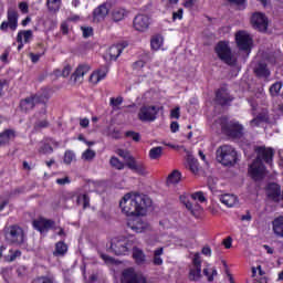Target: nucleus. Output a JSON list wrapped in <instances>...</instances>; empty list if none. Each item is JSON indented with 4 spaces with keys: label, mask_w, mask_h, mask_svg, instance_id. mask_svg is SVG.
Here are the masks:
<instances>
[{
    "label": "nucleus",
    "mask_w": 283,
    "mask_h": 283,
    "mask_svg": "<svg viewBox=\"0 0 283 283\" xmlns=\"http://www.w3.org/2000/svg\"><path fill=\"white\" fill-rule=\"evenodd\" d=\"M71 72H72V66L66 65V66H64V69L62 71V76L64 78H67V76H70Z\"/></svg>",
    "instance_id": "55"
},
{
    "label": "nucleus",
    "mask_w": 283,
    "mask_h": 283,
    "mask_svg": "<svg viewBox=\"0 0 283 283\" xmlns=\"http://www.w3.org/2000/svg\"><path fill=\"white\" fill-rule=\"evenodd\" d=\"M39 151H40V154H52L54 151V148L52 147V144H50L46 140L44 144H42Z\"/></svg>",
    "instance_id": "43"
},
{
    "label": "nucleus",
    "mask_w": 283,
    "mask_h": 283,
    "mask_svg": "<svg viewBox=\"0 0 283 283\" xmlns=\"http://www.w3.org/2000/svg\"><path fill=\"white\" fill-rule=\"evenodd\" d=\"M217 160L224 167H233L238 163V151L229 145H223L217 149Z\"/></svg>",
    "instance_id": "5"
},
{
    "label": "nucleus",
    "mask_w": 283,
    "mask_h": 283,
    "mask_svg": "<svg viewBox=\"0 0 283 283\" xmlns=\"http://www.w3.org/2000/svg\"><path fill=\"white\" fill-rule=\"evenodd\" d=\"M130 248L132 242L125 238L114 239L111 242V250L115 253V255H126Z\"/></svg>",
    "instance_id": "10"
},
{
    "label": "nucleus",
    "mask_w": 283,
    "mask_h": 283,
    "mask_svg": "<svg viewBox=\"0 0 283 283\" xmlns=\"http://www.w3.org/2000/svg\"><path fill=\"white\" fill-rule=\"evenodd\" d=\"M196 0H185L184 6L185 8H191L192 6H195Z\"/></svg>",
    "instance_id": "64"
},
{
    "label": "nucleus",
    "mask_w": 283,
    "mask_h": 283,
    "mask_svg": "<svg viewBox=\"0 0 283 283\" xmlns=\"http://www.w3.org/2000/svg\"><path fill=\"white\" fill-rule=\"evenodd\" d=\"M111 17L115 22L123 21V19H125V9L115 8L112 11Z\"/></svg>",
    "instance_id": "33"
},
{
    "label": "nucleus",
    "mask_w": 283,
    "mask_h": 283,
    "mask_svg": "<svg viewBox=\"0 0 283 283\" xmlns=\"http://www.w3.org/2000/svg\"><path fill=\"white\" fill-rule=\"evenodd\" d=\"M49 12H59L61 10V0H46Z\"/></svg>",
    "instance_id": "35"
},
{
    "label": "nucleus",
    "mask_w": 283,
    "mask_h": 283,
    "mask_svg": "<svg viewBox=\"0 0 283 283\" xmlns=\"http://www.w3.org/2000/svg\"><path fill=\"white\" fill-rule=\"evenodd\" d=\"M82 32L84 39H90L94 34V29L92 27H82Z\"/></svg>",
    "instance_id": "48"
},
{
    "label": "nucleus",
    "mask_w": 283,
    "mask_h": 283,
    "mask_svg": "<svg viewBox=\"0 0 283 283\" xmlns=\"http://www.w3.org/2000/svg\"><path fill=\"white\" fill-rule=\"evenodd\" d=\"M67 253V244L65 242L60 241L55 244V250L53 252V255L59 256V255H65Z\"/></svg>",
    "instance_id": "32"
},
{
    "label": "nucleus",
    "mask_w": 283,
    "mask_h": 283,
    "mask_svg": "<svg viewBox=\"0 0 283 283\" xmlns=\"http://www.w3.org/2000/svg\"><path fill=\"white\" fill-rule=\"evenodd\" d=\"M164 251L163 248H158L154 251L153 263L155 266H163V258H160V255H163Z\"/></svg>",
    "instance_id": "34"
},
{
    "label": "nucleus",
    "mask_w": 283,
    "mask_h": 283,
    "mask_svg": "<svg viewBox=\"0 0 283 283\" xmlns=\"http://www.w3.org/2000/svg\"><path fill=\"white\" fill-rule=\"evenodd\" d=\"M256 158L250 165L249 174L253 180H262L264 176H266V167H264V163L271 165L273 163L274 151L273 148H266L265 146H259L255 149Z\"/></svg>",
    "instance_id": "2"
},
{
    "label": "nucleus",
    "mask_w": 283,
    "mask_h": 283,
    "mask_svg": "<svg viewBox=\"0 0 283 283\" xmlns=\"http://www.w3.org/2000/svg\"><path fill=\"white\" fill-rule=\"evenodd\" d=\"M252 28L259 32L269 30V18L262 12H255L251 18Z\"/></svg>",
    "instance_id": "11"
},
{
    "label": "nucleus",
    "mask_w": 283,
    "mask_h": 283,
    "mask_svg": "<svg viewBox=\"0 0 283 283\" xmlns=\"http://www.w3.org/2000/svg\"><path fill=\"white\" fill-rule=\"evenodd\" d=\"M119 207L125 216H135L127 222V227L132 231L143 233L147 229V223L140 219V216H146L147 209L151 207V199L147 195L128 192L119 201Z\"/></svg>",
    "instance_id": "1"
},
{
    "label": "nucleus",
    "mask_w": 283,
    "mask_h": 283,
    "mask_svg": "<svg viewBox=\"0 0 283 283\" xmlns=\"http://www.w3.org/2000/svg\"><path fill=\"white\" fill-rule=\"evenodd\" d=\"M187 167L191 171V174H198L200 170L198 159L193 158V155H187Z\"/></svg>",
    "instance_id": "28"
},
{
    "label": "nucleus",
    "mask_w": 283,
    "mask_h": 283,
    "mask_svg": "<svg viewBox=\"0 0 283 283\" xmlns=\"http://www.w3.org/2000/svg\"><path fill=\"white\" fill-rule=\"evenodd\" d=\"M158 112L160 107L154 105H144L139 108L138 118L142 123H154L158 118Z\"/></svg>",
    "instance_id": "8"
},
{
    "label": "nucleus",
    "mask_w": 283,
    "mask_h": 283,
    "mask_svg": "<svg viewBox=\"0 0 283 283\" xmlns=\"http://www.w3.org/2000/svg\"><path fill=\"white\" fill-rule=\"evenodd\" d=\"M220 202H222V205H224L226 207H235V205H238V197L234 195H221L219 197Z\"/></svg>",
    "instance_id": "26"
},
{
    "label": "nucleus",
    "mask_w": 283,
    "mask_h": 283,
    "mask_svg": "<svg viewBox=\"0 0 283 283\" xmlns=\"http://www.w3.org/2000/svg\"><path fill=\"white\" fill-rule=\"evenodd\" d=\"M149 18L145 14H138L134 19V28L137 30V32H145L149 29Z\"/></svg>",
    "instance_id": "18"
},
{
    "label": "nucleus",
    "mask_w": 283,
    "mask_h": 283,
    "mask_svg": "<svg viewBox=\"0 0 283 283\" xmlns=\"http://www.w3.org/2000/svg\"><path fill=\"white\" fill-rule=\"evenodd\" d=\"M235 42L241 52L251 54V49L253 48V38H251L247 31H238L235 33Z\"/></svg>",
    "instance_id": "7"
},
{
    "label": "nucleus",
    "mask_w": 283,
    "mask_h": 283,
    "mask_svg": "<svg viewBox=\"0 0 283 283\" xmlns=\"http://www.w3.org/2000/svg\"><path fill=\"white\" fill-rule=\"evenodd\" d=\"M191 199L192 200H198L199 202H206L207 201V198H205V193L202 192H195L191 195Z\"/></svg>",
    "instance_id": "49"
},
{
    "label": "nucleus",
    "mask_w": 283,
    "mask_h": 283,
    "mask_svg": "<svg viewBox=\"0 0 283 283\" xmlns=\"http://www.w3.org/2000/svg\"><path fill=\"white\" fill-rule=\"evenodd\" d=\"M231 101H233V97L228 94L227 90L220 88L219 91H217L216 103H218V105L224 107V105H231Z\"/></svg>",
    "instance_id": "21"
},
{
    "label": "nucleus",
    "mask_w": 283,
    "mask_h": 283,
    "mask_svg": "<svg viewBox=\"0 0 283 283\" xmlns=\"http://www.w3.org/2000/svg\"><path fill=\"white\" fill-rule=\"evenodd\" d=\"M111 166L114 167L115 169L122 170L125 169V164L118 159V157H112L111 160Z\"/></svg>",
    "instance_id": "41"
},
{
    "label": "nucleus",
    "mask_w": 283,
    "mask_h": 283,
    "mask_svg": "<svg viewBox=\"0 0 283 283\" xmlns=\"http://www.w3.org/2000/svg\"><path fill=\"white\" fill-rule=\"evenodd\" d=\"M112 107H118V105H123V96H118L117 98H111Z\"/></svg>",
    "instance_id": "52"
},
{
    "label": "nucleus",
    "mask_w": 283,
    "mask_h": 283,
    "mask_svg": "<svg viewBox=\"0 0 283 283\" xmlns=\"http://www.w3.org/2000/svg\"><path fill=\"white\" fill-rule=\"evenodd\" d=\"M282 90V82H276L270 87L271 96H279Z\"/></svg>",
    "instance_id": "42"
},
{
    "label": "nucleus",
    "mask_w": 283,
    "mask_h": 283,
    "mask_svg": "<svg viewBox=\"0 0 283 283\" xmlns=\"http://www.w3.org/2000/svg\"><path fill=\"white\" fill-rule=\"evenodd\" d=\"M43 54H45V52L39 53V54L30 53V59H31L32 63H39V59H41V56H43Z\"/></svg>",
    "instance_id": "53"
},
{
    "label": "nucleus",
    "mask_w": 283,
    "mask_h": 283,
    "mask_svg": "<svg viewBox=\"0 0 283 283\" xmlns=\"http://www.w3.org/2000/svg\"><path fill=\"white\" fill-rule=\"evenodd\" d=\"M25 234L19 226H11L6 231V240L11 244H23Z\"/></svg>",
    "instance_id": "9"
},
{
    "label": "nucleus",
    "mask_w": 283,
    "mask_h": 283,
    "mask_svg": "<svg viewBox=\"0 0 283 283\" xmlns=\"http://www.w3.org/2000/svg\"><path fill=\"white\" fill-rule=\"evenodd\" d=\"M126 167H128L130 171L139 174V176H145L147 174L145 165H143V163L136 161V158H134V156H130L129 159L126 160Z\"/></svg>",
    "instance_id": "17"
},
{
    "label": "nucleus",
    "mask_w": 283,
    "mask_h": 283,
    "mask_svg": "<svg viewBox=\"0 0 283 283\" xmlns=\"http://www.w3.org/2000/svg\"><path fill=\"white\" fill-rule=\"evenodd\" d=\"M202 277V260H200V254L197 252L192 259V269L189 272V280L191 282H198Z\"/></svg>",
    "instance_id": "12"
},
{
    "label": "nucleus",
    "mask_w": 283,
    "mask_h": 283,
    "mask_svg": "<svg viewBox=\"0 0 283 283\" xmlns=\"http://www.w3.org/2000/svg\"><path fill=\"white\" fill-rule=\"evenodd\" d=\"M105 76H107V66H104V67L93 72L90 76V81H91V83H94L96 85L97 83H101V81H103V78H105Z\"/></svg>",
    "instance_id": "24"
},
{
    "label": "nucleus",
    "mask_w": 283,
    "mask_h": 283,
    "mask_svg": "<svg viewBox=\"0 0 283 283\" xmlns=\"http://www.w3.org/2000/svg\"><path fill=\"white\" fill-rule=\"evenodd\" d=\"M133 259L135 260L136 264H138V266H143V264L147 262L145 252H143V250L137 247L133 248Z\"/></svg>",
    "instance_id": "25"
},
{
    "label": "nucleus",
    "mask_w": 283,
    "mask_h": 283,
    "mask_svg": "<svg viewBox=\"0 0 283 283\" xmlns=\"http://www.w3.org/2000/svg\"><path fill=\"white\" fill-rule=\"evenodd\" d=\"M272 230L276 238H283V216L276 217L272 221Z\"/></svg>",
    "instance_id": "23"
},
{
    "label": "nucleus",
    "mask_w": 283,
    "mask_h": 283,
    "mask_svg": "<svg viewBox=\"0 0 283 283\" xmlns=\"http://www.w3.org/2000/svg\"><path fill=\"white\" fill-rule=\"evenodd\" d=\"M87 72H90V65L81 64L71 75V83L74 85H76V83H83V77L85 74H87Z\"/></svg>",
    "instance_id": "19"
},
{
    "label": "nucleus",
    "mask_w": 283,
    "mask_h": 283,
    "mask_svg": "<svg viewBox=\"0 0 283 283\" xmlns=\"http://www.w3.org/2000/svg\"><path fill=\"white\" fill-rule=\"evenodd\" d=\"M214 51L223 63L227 65H235L237 60L234 59L233 53H231V48H229L227 42H219L216 45Z\"/></svg>",
    "instance_id": "6"
},
{
    "label": "nucleus",
    "mask_w": 283,
    "mask_h": 283,
    "mask_svg": "<svg viewBox=\"0 0 283 283\" xmlns=\"http://www.w3.org/2000/svg\"><path fill=\"white\" fill-rule=\"evenodd\" d=\"M81 205H83V209L90 207V197L87 195H78L76 197V206L81 207Z\"/></svg>",
    "instance_id": "37"
},
{
    "label": "nucleus",
    "mask_w": 283,
    "mask_h": 283,
    "mask_svg": "<svg viewBox=\"0 0 283 283\" xmlns=\"http://www.w3.org/2000/svg\"><path fill=\"white\" fill-rule=\"evenodd\" d=\"M170 129H171L172 134H176V132H178V129H180V125L178 124V122H172L170 124Z\"/></svg>",
    "instance_id": "59"
},
{
    "label": "nucleus",
    "mask_w": 283,
    "mask_h": 283,
    "mask_svg": "<svg viewBox=\"0 0 283 283\" xmlns=\"http://www.w3.org/2000/svg\"><path fill=\"white\" fill-rule=\"evenodd\" d=\"M232 242L233 239H231V237H228L227 239L223 240V245L226 247V249H231Z\"/></svg>",
    "instance_id": "60"
},
{
    "label": "nucleus",
    "mask_w": 283,
    "mask_h": 283,
    "mask_svg": "<svg viewBox=\"0 0 283 283\" xmlns=\"http://www.w3.org/2000/svg\"><path fill=\"white\" fill-rule=\"evenodd\" d=\"M202 255H207L208 258H211V248L209 245H206L201 250Z\"/></svg>",
    "instance_id": "58"
},
{
    "label": "nucleus",
    "mask_w": 283,
    "mask_h": 283,
    "mask_svg": "<svg viewBox=\"0 0 283 283\" xmlns=\"http://www.w3.org/2000/svg\"><path fill=\"white\" fill-rule=\"evenodd\" d=\"M122 283H147V280L133 268H128L122 273Z\"/></svg>",
    "instance_id": "13"
},
{
    "label": "nucleus",
    "mask_w": 283,
    "mask_h": 283,
    "mask_svg": "<svg viewBox=\"0 0 283 283\" xmlns=\"http://www.w3.org/2000/svg\"><path fill=\"white\" fill-rule=\"evenodd\" d=\"M107 14H109V4L102 3L93 11V21L94 23H101V21H105Z\"/></svg>",
    "instance_id": "16"
},
{
    "label": "nucleus",
    "mask_w": 283,
    "mask_h": 283,
    "mask_svg": "<svg viewBox=\"0 0 283 283\" xmlns=\"http://www.w3.org/2000/svg\"><path fill=\"white\" fill-rule=\"evenodd\" d=\"M82 158L83 160H94V158H96V151L92 150V149H86L83 154H82Z\"/></svg>",
    "instance_id": "44"
},
{
    "label": "nucleus",
    "mask_w": 283,
    "mask_h": 283,
    "mask_svg": "<svg viewBox=\"0 0 283 283\" xmlns=\"http://www.w3.org/2000/svg\"><path fill=\"white\" fill-rule=\"evenodd\" d=\"M266 193L273 202H282L283 200L282 187L275 182L269 184Z\"/></svg>",
    "instance_id": "15"
},
{
    "label": "nucleus",
    "mask_w": 283,
    "mask_h": 283,
    "mask_svg": "<svg viewBox=\"0 0 283 283\" xmlns=\"http://www.w3.org/2000/svg\"><path fill=\"white\" fill-rule=\"evenodd\" d=\"M256 119H259L261 123H268L269 122V115H266V113H260L256 116Z\"/></svg>",
    "instance_id": "56"
},
{
    "label": "nucleus",
    "mask_w": 283,
    "mask_h": 283,
    "mask_svg": "<svg viewBox=\"0 0 283 283\" xmlns=\"http://www.w3.org/2000/svg\"><path fill=\"white\" fill-rule=\"evenodd\" d=\"M181 176H182V175L180 174V171L174 170V171L168 176L167 182H168L169 185H178V182H180Z\"/></svg>",
    "instance_id": "38"
},
{
    "label": "nucleus",
    "mask_w": 283,
    "mask_h": 283,
    "mask_svg": "<svg viewBox=\"0 0 283 283\" xmlns=\"http://www.w3.org/2000/svg\"><path fill=\"white\" fill-rule=\"evenodd\" d=\"M50 99V90L48 88H41L35 94H31L30 96L25 97L24 99L20 101V109L22 112H32L36 105L42 104L45 105L48 101Z\"/></svg>",
    "instance_id": "4"
},
{
    "label": "nucleus",
    "mask_w": 283,
    "mask_h": 283,
    "mask_svg": "<svg viewBox=\"0 0 283 283\" xmlns=\"http://www.w3.org/2000/svg\"><path fill=\"white\" fill-rule=\"evenodd\" d=\"M163 41L164 39L160 35L153 36L150 40L151 50H155V51L160 50V48H163Z\"/></svg>",
    "instance_id": "36"
},
{
    "label": "nucleus",
    "mask_w": 283,
    "mask_h": 283,
    "mask_svg": "<svg viewBox=\"0 0 283 283\" xmlns=\"http://www.w3.org/2000/svg\"><path fill=\"white\" fill-rule=\"evenodd\" d=\"M52 224H54V221L43 218L33 220V228L36 229V231H40V233H45V231L51 229Z\"/></svg>",
    "instance_id": "22"
},
{
    "label": "nucleus",
    "mask_w": 283,
    "mask_h": 283,
    "mask_svg": "<svg viewBox=\"0 0 283 283\" xmlns=\"http://www.w3.org/2000/svg\"><path fill=\"white\" fill-rule=\"evenodd\" d=\"M34 36L32 30H22L17 35L18 43H21V41H24V43H30L32 41V38Z\"/></svg>",
    "instance_id": "29"
},
{
    "label": "nucleus",
    "mask_w": 283,
    "mask_h": 283,
    "mask_svg": "<svg viewBox=\"0 0 283 283\" xmlns=\"http://www.w3.org/2000/svg\"><path fill=\"white\" fill-rule=\"evenodd\" d=\"M163 156V147L157 146L149 150V158L150 160H158Z\"/></svg>",
    "instance_id": "39"
},
{
    "label": "nucleus",
    "mask_w": 283,
    "mask_h": 283,
    "mask_svg": "<svg viewBox=\"0 0 283 283\" xmlns=\"http://www.w3.org/2000/svg\"><path fill=\"white\" fill-rule=\"evenodd\" d=\"M172 19L176 21V19H182V9H179L178 12H175L172 14Z\"/></svg>",
    "instance_id": "63"
},
{
    "label": "nucleus",
    "mask_w": 283,
    "mask_h": 283,
    "mask_svg": "<svg viewBox=\"0 0 283 283\" xmlns=\"http://www.w3.org/2000/svg\"><path fill=\"white\" fill-rule=\"evenodd\" d=\"M49 126H50V122H48L46 119L38 120L34 124V128L35 129H43V128L49 127Z\"/></svg>",
    "instance_id": "51"
},
{
    "label": "nucleus",
    "mask_w": 283,
    "mask_h": 283,
    "mask_svg": "<svg viewBox=\"0 0 283 283\" xmlns=\"http://www.w3.org/2000/svg\"><path fill=\"white\" fill-rule=\"evenodd\" d=\"M116 154H117V156H120V158H124L125 163L127 160H129V158L132 156V154H129V151L124 150V149H117Z\"/></svg>",
    "instance_id": "50"
},
{
    "label": "nucleus",
    "mask_w": 283,
    "mask_h": 283,
    "mask_svg": "<svg viewBox=\"0 0 283 283\" xmlns=\"http://www.w3.org/2000/svg\"><path fill=\"white\" fill-rule=\"evenodd\" d=\"M32 283H54V276H40L32 281Z\"/></svg>",
    "instance_id": "46"
},
{
    "label": "nucleus",
    "mask_w": 283,
    "mask_h": 283,
    "mask_svg": "<svg viewBox=\"0 0 283 283\" xmlns=\"http://www.w3.org/2000/svg\"><path fill=\"white\" fill-rule=\"evenodd\" d=\"M14 130L7 129L3 133L0 134V147H3V145H8L10 143V138H13Z\"/></svg>",
    "instance_id": "31"
},
{
    "label": "nucleus",
    "mask_w": 283,
    "mask_h": 283,
    "mask_svg": "<svg viewBox=\"0 0 283 283\" xmlns=\"http://www.w3.org/2000/svg\"><path fill=\"white\" fill-rule=\"evenodd\" d=\"M171 118H180V107H176L170 112Z\"/></svg>",
    "instance_id": "54"
},
{
    "label": "nucleus",
    "mask_w": 283,
    "mask_h": 283,
    "mask_svg": "<svg viewBox=\"0 0 283 283\" xmlns=\"http://www.w3.org/2000/svg\"><path fill=\"white\" fill-rule=\"evenodd\" d=\"M19 9L21 10V12H23V14H28V4L25 2H21L19 4Z\"/></svg>",
    "instance_id": "61"
},
{
    "label": "nucleus",
    "mask_w": 283,
    "mask_h": 283,
    "mask_svg": "<svg viewBox=\"0 0 283 283\" xmlns=\"http://www.w3.org/2000/svg\"><path fill=\"white\" fill-rule=\"evenodd\" d=\"M19 25V13H17V11H14V9H9L8 10V21H3L0 25V30H2V32H6L8 30V28H10V30H17Z\"/></svg>",
    "instance_id": "14"
},
{
    "label": "nucleus",
    "mask_w": 283,
    "mask_h": 283,
    "mask_svg": "<svg viewBox=\"0 0 283 283\" xmlns=\"http://www.w3.org/2000/svg\"><path fill=\"white\" fill-rule=\"evenodd\" d=\"M214 125H219L222 134L232 138L233 140H240L244 136V126L235 120H229L227 117H220L214 122Z\"/></svg>",
    "instance_id": "3"
},
{
    "label": "nucleus",
    "mask_w": 283,
    "mask_h": 283,
    "mask_svg": "<svg viewBox=\"0 0 283 283\" xmlns=\"http://www.w3.org/2000/svg\"><path fill=\"white\" fill-rule=\"evenodd\" d=\"M126 45L123 44H116L109 48L108 54L111 56L112 61H116L120 54H123V50H125Z\"/></svg>",
    "instance_id": "27"
},
{
    "label": "nucleus",
    "mask_w": 283,
    "mask_h": 283,
    "mask_svg": "<svg viewBox=\"0 0 283 283\" xmlns=\"http://www.w3.org/2000/svg\"><path fill=\"white\" fill-rule=\"evenodd\" d=\"M180 201L182 202V205H185L186 209H188V211H190V213H196V211H198V209H200V206L198 203H193V202L189 201V199H187V197H185V196L180 197Z\"/></svg>",
    "instance_id": "30"
},
{
    "label": "nucleus",
    "mask_w": 283,
    "mask_h": 283,
    "mask_svg": "<svg viewBox=\"0 0 283 283\" xmlns=\"http://www.w3.org/2000/svg\"><path fill=\"white\" fill-rule=\"evenodd\" d=\"M253 72L259 78H269L271 76V71L264 61H259L254 65Z\"/></svg>",
    "instance_id": "20"
},
{
    "label": "nucleus",
    "mask_w": 283,
    "mask_h": 283,
    "mask_svg": "<svg viewBox=\"0 0 283 283\" xmlns=\"http://www.w3.org/2000/svg\"><path fill=\"white\" fill-rule=\"evenodd\" d=\"M125 136H127V138H133V140H135V143L140 142V134L139 133L128 130V132H126Z\"/></svg>",
    "instance_id": "47"
},
{
    "label": "nucleus",
    "mask_w": 283,
    "mask_h": 283,
    "mask_svg": "<svg viewBox=\"0 0 283 283\" xmlns=\"http://www.w3.org/2000/svg\"><path fill=\"white\" fill-rule=\"evenodd\" d=\"M203 275H206V277H208V282H213V277H216L218 275V270H216V268H213L211 270V272H209V269H203Z\"/></svg>",
    "instance_id": "45"
},
{
    "label": "nucleus",
    "mask_w": 283,
    "mask_h": 283,
    "mask_svg": "<svg viewBox=\"0 0 283 283\" xmlns=\"http://www.w3.org/2000/svg\"><path fill=\"white\" fill-rule=\"evenodd\" d=\"M73 160H76V155L72 150H66L64 153V159H63L64 164L72 165Z\"/></svg>",
    "instance_id": "40"
},
{
    "label": "nucleus",
    "mask_w": 283,
    "mask_h": 283,
    "mask_svg": "<svg viewBox=\"0 0 283 283\" xmlns=\"http://www.w3.org/2000/svg\"><path fill=\"white\" fill-rule=\"evenodd\" d=\"M134 70H138L140 67H145V62L144 61H137L133 64Z\"/></svg>",
    "instance_id": "62"
},
{
    "label": "nucleus",
    "mask_w": 283,
    "mask_h": 283,
    "mask_svg": "<svg viewBox=\"0 0 283 283\" xmlns=\"http://www.w3.org/2000/svg\"><path fill=\"white\" fill-rule=\"evenodd\" d=\"M71 180H70V177H64V178H60V179H56V184L57 185H70Z\"/></svg>",
    "instance_id": "57"
}]
</instances>
